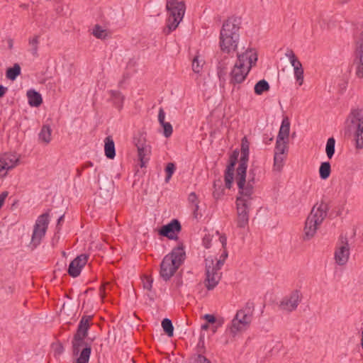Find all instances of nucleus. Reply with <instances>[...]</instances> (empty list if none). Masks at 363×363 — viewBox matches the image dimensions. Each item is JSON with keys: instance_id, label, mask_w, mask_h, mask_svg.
Wrapping results in <instances>:
<instances>
[{"instance_id": "obj_1", "label": "nucleus", "mask_w": 363, "mask_h": 363, "mask_svg": "<svg viewBox=\"0 0 363 363\" xmlns=\"http://www.w3.org/2000/svg\"><path fill=\"white\" fill-rule=\"evenodd\" d=\"M245 179H236L238 194L236 197L237 227L245 228L249 223V213L252 207V187L248 186L243 188Z\"/></svg>"}, {"instance_id": "obj_2", "label": "nucleus", "mask_w": 363, "mask_h": 363, "mask_svg": "<svg viewBox=\"0 0 363 363\" xmlns=\"http://www.w3.org/2000/svg\"><path fill=\"white\" fill-rule=\"evenodd\" d=\"M239 30V22L236 18H230L223 23L219 38V46L222 52L230 54L237 50L240 38Z\"/></svg>"}, {"instance_id": "obj_3", "label": "nucleus", "mask_w": 363, "mask_h": 363, "mask_svg": "<svg viewBox=\"0 0 363 363\" xmlns=\"http://www.w3.org/2000/svg\"><path fill=\"white\" fill-rule=\"evenodd\" d=\"M330 201L323 196L319 203H316L312 208L306 218L304 227V239L309 240L314 236L318 226L323 223L330 209Z\"/></svg>"}, {"instance_id": "obj_4", "label": "nucleus", "mask_w": 363, "mask_h": 363, "mask_svg": "<svg viewBox=\"0 0 363 363\" xmlns=\"http://www.w3.org/2000/svg\"><path fill=\"white\" fill-rule=\"evenodd\" d=\"M186 253L182 246L174 247L172 252L166 255L161 264L160 276L165 281H169L183 264Z\"/></svg>"}, {"instance_id": "obj_5", "label": "nucleus", "mask_w": 363, "mask_h": 363, "mask_svg": "<svg viewBox=\"0 0 363 363\" xmlns=\"http://www.w3.org/2000/svg\"><path fill=\"white\" fill-rule=\"evenodd\" d=\"M228 253L225 251L219 259L209 256L205 259L206 279L205 286L209 291L213 290L219 283L222 273L220 272Z\"/></svg>"}, {"instance_id": "obj_6", "label": "nucleus", "mask_w": 363, "mask_h": 363, "mask_svg": "<svg viewBox=\"0 0 363 363\" xmlns=\"http://www.w3.org/2000/svg\"><path fill=\"white\" fill-rule=\"evenodd\" d=\"M91 318L92 315H84L79 323L77 333L74 334L72 341V354L74 356H78L83 348L89 347L90 353L91 352V344L84 340L88 335V331L90 328L89 323Z\"/></svg>"}, {"instance_id": "obj_7", "label": "nucleus", "mask_w": 363, "mask_h": 363, "mask_svg": "<svg viewBox=\"0 0 363 363\" xmlns=\"http://www.w3.org/2000/svg\"><path fill=\"white\" fill-rule=\"evenodd\" d=\"M254 311V303L247 302L245 307L238 310L231 322L229 328L230 333L235 336L238 332L245 330L250 324Z\"/></svg>"}, {"instance_id": "obj_8", "label": "nucleus", "mask_w": 363, "mask_h": 363, "mask_svg": "<svg viewBox=\"0 0 363 363\" xmlns=\"http://www.w3.org/2000/svg\"><path fill=\"white\" fill-rule=\"evenodd\" d=\"M166 9L169 13L167 27L169 32L175 30L182 21L186 6L184 1L178 0H167Z\"/></svg>"}, {"instance_id": "obj_9", "label": "nucleus", "mask_w": 363, "mask_h": 363, "mask_svg": "<svg viewBox=\"0 0 363 363\" xmlns=\"http://www.w3.org/2000/svg\"><path fill=\"white\" fill-rule=\"evenodd\" d=\"M350 130L353 131L357 149L363 148V108L351 111L347 117Z\"/></svg>"}, {"instance_id": "obj_10", "label": "nucleus", "mask_w": 363, "mask_h": 363, "mask_svg": "<svg viewBox=\"0 0 363 363\" xmlns=\"http://www.w3.org/2000/svg\"><path fill=\"white\" fill-rule=\"evenodd\" d=\"M49 213H45L39 216L33 226L30 245L33 247L38 246L45 237L49 225Z\"/></svg>"}, {"instance_id": "obj_11", "label": "nucleus", "mask_w": 363, "mask_h": 363, "mask_svg": "<svg viewBox=\"0 0 363 363\" xmlns=\"http://www.w3.org/2000/svg\"><path fill=\"white\" fill-rule=\"evenodd\" d=\"M241 157L239 164L237 168V175L235 179H245V171L247 168V162L250 155V143L246 137L242 138L241 140Z\"/></svg>"}, {"instance_id": "obj_12", "label": "nucleus", "mask_w": 363, "mask_h": 363, "mask_svg": "<svg viewBox=\"0 0 363 363\" xmlns=\"http://www.w3.org/2000/svg\"><path fill=\"white\" fill-rule=\"evenodd\" d=\"M355 57L353 66L355 67V74L359 78L363 77V31L356 42L354 51Z\"/></svg>"}, {"instance_id": "obj_13", "label": "nucleus", "mask_w": 363, "mask_h": 363, "mask_svg": "<svg viewBox=\"0 0 363 363\" xmlns=\"http://www.w3.org/2000/svg\"><path fill=\"white\" fill-rule=\"evenodd\" d=\"M301 301V298L299 291L295 290L289 296H286L281 299L279 307L281 311L291 312L297 308Z\"/></svg>"}, {"instance_id": "obj_14", "label": "nucleus", "mask_w": 363, "mask_h": 363, "mask_svg": "<svg viewBox=\"0 0 363 363\" xmlns=\"http://www.w3.org/2000/svg\"><path fill=\"white\" fill-rule=\"evenodd\" d=\"M133 140L138 149V156L140 162V165L141 167H145L149 160L148 155L150 153V146L146 143L145 138L142 135L138 138L135 137Z\"/></svg>"}, {"instance_id": "obj_15", "label": "nucleus", "mask_w": 363, "mask_h": 363, "mask_svg": "<svg viewBox=\"0 0 363 363\" xmlns=\"http://www.w3.org/2000/svg\"><path fill=\"white\" fill-rule=\"evenodd\" d=\"M285 55L289 58L291 66L294 67V76L296 81L298 82L299 85H302L303 82V69L302 64L298 60L292 50H287Z\"/></svg>"}, {"instance_id": "obj_16", "label": "nucleus", "mask_w": 363, "mask_h": 363, "mask_svg": "<svg viewBox=\"0 0 363 363\" xmlns=\"http://www.w3.org/2000/svg\"><path fill=\"white\" fill-rule=\"evenodd\" d=\"M250 70V67H242L241 64H235L230 72V83L233 84H241L245 81Z\"/></svg>"}, {"instance_id": "obj_17", "label": "nucleus", "mask_w": 363, "mask_h": 363, "mask_svg": "<svg viewBox=\"0 0 363 363\" xmlns=\"http://www.w3.org/2000/svg\"><path fill=\"white\" fill-rule=\"evenodd\" d=\"M181 230L182 226L180 222L177 219H174L168 224L163 225L160 229L159 233L164 237L174 240L177 238L176 233L180 232Z\"/></svg>"}, {"instance_id": "obj_18", "label": "nucleus", "mask_w": 363, "mask_h": 363, "mask_svg": "<svg viewBox=\"0 0 363 363\" xmlns=\"http://www.w3.org/2000/svg\"><path fill=\"white\" fill-rule=\"evenodd\" d=\"M88 261V256L82 254L74 258L69 264L68 267V274L75 278L77 277Z\"/></svg>"}, {"instance_id": "obj_19", "label": "nucleus", "mask_w": 363, "mask_h": 363, "mask_svg": "<svg viewBox=\"0 0 363 363\" xmlns=\"http://www.w3.org/2000/svg\"><path fill=\"white\" fill-rule=\"evenodd\" d=\"M238 60L235 64H241L242 67H250V69L257 61V55L254 50L249 49L245 52L238 54Z\"/></svg>"}, {"instance_id": "obj_20", "label": "nucleus", "mask_w": 363, "mask_h": 363, "mask_svg": "<svg viewBox=\"0 0 363 363\" xmlns=\"http://www.w3.org/2000/svg\"><path fill=\"white\" fill-rule=\"evenodd\" d=\"M349 246L347 239L342 240V245L335 252V259L339 265H344L349 258Z\"/></svg>"}, {"instance_id": "obj_21", "label": "nucleus", "mask_w": 363, "mask_h": 363, "mask_svg": "<svg viewBox=\"0 0 363 363\" xmlns=\"http://www.w3.org/2000/svg\"><path fill=\"white\" fill-rule=\"evenodd\" d=\"M4 165L7 167V170L11 169L16 167L19 163V156L13 153H6L1 157Z\"/></svg>"}, {"instance_id": "obj_22", "label": "nucleus", "mask_w": 363, "mask_h": 363, "mask_svg": "<svg viewBox=\"0 0 363 363\" xmlns=\"http://www.w3.org/2000/svg\"><path fill=\"white\" fill-rule=\"evenodd\" d=\"M290 132V121L288 117L283 118L277 138L288 140Z\"/></svg>"}, {"instance_id": "obj_23", "label": "nucleus", "mask_w": 363, "mask_h": 363, "mask_svg": "<svg viewBox=\"0 0 363 363\" xmlns=\"http://www.w3.org/2000/svg\"><path fill=\"white\" fill-rule=\"evenodd\" d=\"M105 155L108 159H113L116 156L114 141L111 136H107L104 140Z\"/></svg>"}, {"instance_id": "obj_24", "label": "nucleus", "mask_w": 363, "mask_h": 363, "mask_svg": "<svg viewBox=\"0 0 363 363\" xmlns=\"http://www.w3.org/2000/svg\"><path fill=\"white\" fill-rule=\"evenodd\" d=\"M27 97L28 99V104L31 106L38 107L43 102L40 94L33 89H30L27 91Z\"/></svg>"}, {"instance_id": "obj_25", "label": "nucleus", "mask_w": 363, "mask_h": 363, "mask_svg": "<svg viewBox=\"0 0 363 363\" xmlns=\"http://www.w3.org/2000/svg\"><path fill=\"white\" fill-rule=\"evenodd\" d=\"M109 92L114 106L118 110H121L125 100V96L119 91L111 90Z\"/></svg>"}, {"instance_id": "obj_26", "label": "nucleus", "mask_w": 363, "mask_h": 363, "mask_svg": "<svg viewBox=\"0 0 363 363\" xmlns=\"http://www.w3.org/2000/svg\"><path fill=\"white\" fill-rule=\"evenodd\" d=\"M39 38L40 36L38 35H34L32 38L28 39V45L29 50L28 51L32 54L34 57L38 56V45H39Z\"/></svg>"}, {"instance_id": "obj_27", "label": "nucleus", "mask_w": 363, "mask_h": 363, "mask_svg": "<svg viewBox=\"0 0 363 363\" xmlns=\"http://www.w3.org/2000/svg\"><path fill=\"white\" fill-rule=\"evenodd\" d=\"M269 89L270 86L268 82L265 79L258 81L254 87L255 93L257 95H262L264 92L268 91Z\"/></svg>"}, {"instance_id": "obj_28", "label": "nucleus", "mask_w": 363, "mask_h": 363, "mask_svg": "<svg viewBox=\"0 0 363 363\" xmlns=\"http://www.w3.org/2000/svg\"><path fill=\"white\" fill-rule=\"evenodd\" d=\"M331 172V166L329 162H323L319 167V175L321 179H327Z\"/></svg>"}, {"instance_id": "obj_29", "label": "nucleus", "mask_w": 363, "mask_h": 363, "mask_svg": "<svg viewBox=\"0 0 363 363\" xmlns=\"http://www.w3.org/2000/svg\"><path fill=\"white\" fill-rule=\"evenodd\" d=\"M224 194V188L220 179L214 181L213 196L216 200H218Z\"/></svg>"}, {"instance_id": "obj_30", "label": "nucleus", "mask_w": 363, "mask_h": 363, "mask_svg": "<svg viewBox=\"0 0 363 363\" xmlns=\"http://www.w3.org/2000/svg\"><path fill=\"white\" fill-rule=\"evenodd\" d=\"M21 74V67L18 63L13 65L12 67H9L6 70V76L10 80H15Z\"/></svg>"}, {"instance_id": "obj_31", "label": "nucleus", "mask_w": 363, "mask_h": 363, "mask_svg": "<svg viewBox=\"0 0 363 363\" xmlns=\"http://www.w3.org/2000/svg\"><path fill=\"white\" fill-rule=\"evenodd\" d=\"M52 129L49 125H44L39 133V138L45 143H50L51 140Z\"/></svg>"}, {"instance_id": "obj_32", "label": "nucleus", "mask_w": 363, "mask_h": 363, "mask_svg": "<svg viewBox=\"0 0 363 363\" xmlns=\"http://www.w3.org/2000/svg\"><path fill=\"white\" fill-rule=\"evenodd\" d=\"M91 33L98 39L103 40L108 37V31L98 24L94 26Z\"/></svg>"}, {"instance_id": "obj_33", "label": "nucleus", "mask_w": 363, "mask_h": 363, "mask_svg": "<svg viewBox=\"0 0 363 363\" xmlns=\"http://www.w3.org/2000/svg\"><path fill=\"white\" fill-rule=\"evenodd\" d=\"M162 327L164 333L169 337H172L174 335V326L170 319L167 318H164L162 321Z\"/></svg>"}, {"instance_id": "obj_34", "label": "nucleus", "mask_w": 363, "mask_h": 363, "mask_svg": "<svg viewBox=\"0 0 363 363\" xmlns=\"http://www.w3.org/2000/svg\"><path fill=\"white\" fill-rule=\"evenodd\" d=\"M238 155L239 152L238 150H235L233 152V153L230 156L229 163L227 165L225 171L234 172L235 166L238 162Z\"/></svg>"}, {"instance_id": "obj_35", "label": "nucleus", "mask_w": 363, "mask_h": 363, "mask_svg": "<svg viewBox=\"0 0 363 363\" xmlns=\"http://www.w3.org/2000/svg\"><path fill=\"white\" fill-rule=\"evenodd\" d=\"M78 355L76 363H88L91 355L89 347L83 348Z\"/></svg>"}, {"instance_id": "obj_36", "label": "nucleus", "mask_w": 363, "mask_h": 363, "mask_svg": "<svg viewBox=\"0 0 363 363\" xmlns=\"http://www.w3.org/2000/svg\"><path fill=\"white\" fill-rule=\"evenodd\" d=\"M287 140H279L277 138L276 145L274 148V155H282L285 153L287 146H286Z\"/></svg>"}, {"instance_id": "obj_37", "label": "nucleus", "mask_w": 363, "mask_h": 363, "mask_svg": "<svg viewBox=\"0 0 363 363\" xmlns=\"http://www.w3.org/2000/svg\"><path fill=\"white\" fill-rule=\"evenodd\" d=\"M335 140L334 138H330L328 139L326 147H325V152L327 157L329 159H331L335 154Z\"/></svg>"}, {"instance_id": "obj_38", "label": "nucleus", "mask_w": 363, "mask_h": 363, "mask_svg": "<svg viewBox=\"0 0 363 363\" xmlns=\"http://www.w3.org/2000/svg\"><path fill=\"white\" fill-rule=\"evenodd\" d=\"M247 172V170L245 171V173ZM255 169L254 168H252L250 169L249 171V179H248V181L247 182H246V174H245V182H244V185H243V188H247L248 186H250L252 187V194H254V186H253V184L255 183Z\"/></svg>"}, {"instance_id": "obj_39", "label": "nucleus", "mask_w": 363, "mask_h": 363, "mask_svg": "<svg viewBox=\"0 0 363 363\" xmlns=\"http://www.w3.org/2000/svg\"><path fill=\"white\" fill-rule=\"evenodd\" d=\"M285 157L282 155H274V170L280 172L284 164Z\"/></svg>"}, {"instance_id": "obj_40", "label": "nucleus", "mask_w": 363, "mask_h": 363, "mask_svg": "<svg viewBox=\"0 0 363 363\" xmlns=\"http://www.w3.org/2000/svg\"><path fill=\"white\" fill-rule=\"evenodd\" d=\"M176 169V167L174 163L169 162L165 167L166 177L165 182L168 183Z\"/></svg>"}, {"instance_id": "obj_41", "label": "nucleus", "mask_w": 363, "mask_h": 363, "mask_svg": "<svg viewBox=\"0 0 363 363\" xmlns=\"http://www.w3.org/2000/svg\"><path fill=\"white\" fill-rule=\"evenodd\" d=\"M233 179L234 172L225 171L224 180L227 189H230L232 187Z\"/></svg>"}, {"instance_id": "obj_42", "label": "nucleus", "mask_w": 363, "mask_h": 363, "mask_svg": "<svg viewBox=\"0 0 363 363\" xmlns=\"http://www.w3.org/2000/svg\"><path fill=\"white\" fill-rule=\"evenodd\" d=\"M163 128V135L165 138H169L172 135L173 132L172 125L169 122H164L160 124Z\"/></svg>"}, {"instance_id": "obj_43", "label": "nucleus", "mask_w": 363, "mask_h": 363, "mask_svg": "<svg viewBox=\"0 0 363 363\" xmlns=\"http://www.w3.org/2000/svg\"><path fill=\"white\" fill-rule=\"evenodd\" d=\"M191 363H211L205 356L202 354H195L191 359Z\"/></svg>"}, {"instance_id": "obj_44", "label": "nucleus", "mask_w": 363, "mask_h": 363, "mask_svg": "<svg viewBox=\"0 0 363 363\" xmlns=\"http://www.w3.org/2000/svg\"><path fill=\"white\" fill-rule=\"evenodd\" d=\"M202 61L199 60V57L196 56L192 61V69L195 73H199L202 69Z\"/></svg>"}, {"instance_id": "obj_45", "label": "nucleus", "mask_w": 363, "mask_h": 363, "mask_svg": "<svg viewBox=\"0 0 363 363\" xmlns=\"http://www.w3.org/2000/svg\"><path fill=\"white\" fill-rule=\"evenodd\" d=\"M153 279L151 277L146 276L143 280L144 289L150 291L152 286Z\"/></svg>"}, {"instance_id": "obj_46", "label": "nucleus", "mask_w": 363, "mask_h": 363, "mask_svg": "<svg viewBox=\"0 0 363 363\" xmlns=\"http://www.w3.org/2000/svg\"><path fill=\"white\" fill-rule=\"evenodd\" d=\"M225 65H226V63L225 62H218V76L220 77V76L222 74H225Z\"/></svg>"}, {"instance_id": "obj_47", "label": "nucleus", "mask_w": 363, "mask_h": 363, "mask_svg": "<svg viewBox=\"0 0 363 363\" xmlns=\"http://www.w3.org/2000/svg\"><path fill=\"white\" fill-rule=\"evenodd\" d=\"M203 318L207 321L206 323H214L216 321V318L213 315L206 314L203 315Z\"/></svg>"}, {"instance_id": "obj_48", "label": "nucleus", "mask_w": 363, "mask_h": 363, "mask_svg": "<svg viewBox=\"0 0 363 363\" xmlns=\"http://www.w3.org/2000/svg\"><path fill=\"white\" fill-rule=\"evenodd\" d=\"M165 119V113L162 108H160L158 113V121L160 124L164 123Z\"/></svg>"}, {"instance_id": "obj_49", "label": "nucleus", "mask_w": 363, "mask_h": 363, "mask_svg": "<svg viewBox=\"0 0 363 363\" xmlns=\"http://www.w3.org/2000/svg\"><path fill=\"white\" fill-rule=\"evenodd\" d=\"M189 202L191 203H196L198 202V198L194 192H191L188 197Z\"/></svg>"}, {"instance_id": "obj_50", "label": "nucleus", "mask_w": 363, "mask_h": 363, "mask_svg": "<svg viewBox=\"0 0 363 363\" xmlns=\"http://www.w3.org/2000/svg\"><path fill=\"white\" fill-rule=\"evenodd\" d=\"M211 239L210 236L206 235L203 238V246L206 248H207V249L211 247Z\"/></svg>"}, {"instance_id": "obj_51", "label": "nucleus", "mask_w": 363, "mask_h": 363, "mask_svg": "<svg viewBox=\"0 0 363 363\" xmlns=\"http://www.w3.org/2000/svg\"><path fill=\"white\" fill-rule=\"evenodd\" d=\"M8 195H9V192L6 191H3L0 194V208L2 207V206H3V204H4V201H5V199H6Z\"/></svg>"}, {"instance_id": "obj_52", "label": "nucleus", "mask_w": 363, "mask_h": 363, "mask_svg": "<svg viewBox=\"0 0 363 363\" xmlns=\"http://www.w3.org/2000/svg\"><path fill=\"white\" fill-rule=\"evenodd\" d=\"M5 170H7V167H6V165H4V162H3V160L0 157V176L1 175L5 176L6 174V172H4V174H2V172H4Z\"/></svg>"}, {"instance_id": "obj_53", "label": "nucleus", "mask_w": 363, "mask_h": 363, "mask_svg": "<svg viewBox=\"0 0 363 363\" xmlns=\"http://www.w3.org/2000/svg\"><path fill=\"white\" fill-rule=\"evenodd\" d=\"M7 90V88L0 84V99L4 96Z\"/></svg>"}, {"instance_id": "obj_54", "label": "nucleus", "mask_w": 363, "mask_h": 363, "mask_svg": "<svg viewBox=\"0 0 363 363\" xmlns=\"http://www.w3.org/2000/svg\"><path fill=\"white\" fill-rule=\"evenodd\" d=\"M63 220H64V215H62V216H61L57 219V227H56V228H57V231H59V230H60V227H59V226H60V225L61 224V222H62V221H63Z\"/></svg>"}, {"instance_id": "obj_55", "label": "nucleus", "mask_w": 363, "mask_h": 363, "mask_svg": "<svg viewBox=\"0 0 363 363\" xmlns=\"http://www.w3.org/2000/svg\"><path fill=\"white\" fill-rule=\"evenodd\" d=\"M219 239H220V242L222 243V246H223V247H225V245H226V242H227L226 237H225V236L222 235V236H220V237L219 238Z\"/></svg>"}, {"instance_id": "obj_56", "label": "nucleus", "mask_w": 363, "mask_h": 363, "mask_svg": "<svg viewBox=\"0 0 363 363\" xmlns=\"http://www.w3.org/2000/svg\"><path fill=\"white\" fill-rule=\"evenodd\" d=\"M199 210V202L194 203V215L196 218V212Z\"/></svg>"}, {"instance_id": "obj_57", "label": "nucleus", "mask_w": 363, "mask_h": 363, "mask_svg": "<svg viewBox=\"0 0 363 363\" xmlns=\"http://www.w3.org/2000/svg\"><path fill=\"white\" fill-rule=\"evenodd\" d=\"M208 328H209L208 323H204V324L201 325L202 330H206L207 329H208Z\"/></svg>"}, {"instance_id": "obj_58", "label": "nucleus", "mask_w": 363, "mask_h": 363, "mask_svg": "<svg viewBox=\"0 0 363 363\" xmlns=\"http://www.w3.org/2000/svg\"><path fill=\"white\" fill-rule=\"evenodd\" d=\"M100 294L104 297V286H101L99 289Z\"/></svg>"}, {"instance_id": "obj_59", "label": "nucleus", "mask_w": 363, "mask_h": 363, "mask_svg": "<svg viewBox=\"0 0 363 363\" xmlns=\"http://www.w3.org/2000/svg\"><path fill=\"white\" fill-rule=\"evenodd\" d=\"M86 167H93V163L91 162H86Z\"/></svg>"}, {"instance_id": "obj_60", "label": "nucleus", "mask_w": 363, "mask_h": 363, "mask_svg": "<svg viewBox=\"0 0 363 363\" xmlns=\"http://www.w3.org/2000/svg\"><path fill=\"white\" fill-rule=\"evenodd\" d=\"M11 47H12V42L11 41L10 44H9V48H11Z\"/></svg>"}, {"instance_id": "obj_61", "label": "nucleus", "mask_w": 363, "mask_h": 363, "mask_svg": "<svg viewBox=\"0 0 363 363\" xmlns=\"http://www.w3.org/2000/svg\"><path fill=\"white\" fill-rule=\"evenodd\" d=\"M122 83H123V81H121V82H119V84H118L119 86H121Z\"/></svg>"}, {"instance_id": "obj_62", "label": "nucleus", "mask_w": 363, "mask_h": 363, "mask_svg": "<svg viewBox=\"0 0 363 363\" xmlns=\"http://www.w3.org/2000/svg\"><path fill=\"white\" fill-rule=\"evenodd\" d=\"M272 140H273V138H271L268 139V141H272Z\"/></svg>"}, {"instance_id": "obj_63", "label": "nucleus", "mask_w": 363, "mask_h": 363, "mask_svg": "<svg viewBox=\"0 0 363 363\" xmlns=\"http://www.w3.org/2000/svg\"><path fill=\"white\" fill-rule=\"evenodd\" d=\"M272 140H273V138H271L268 139V141H272Z\"/></svg>"}, {"instance_id": "obj_64", "label": "nucleus", "mask_w": 363, "mask_h": 363, "mask_svg": "<svg viewBox=\"0 0 363 363\" xmlns=\"http://www.w3.org/2000/svg\"><path fill=\"white\" fill-rule=\"evenodd\" d=\"M21 6H22V7H24V8H26V5H22Z\"/></svg>"}]
</instances>
